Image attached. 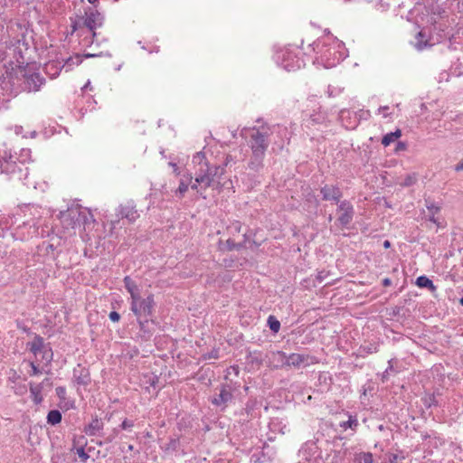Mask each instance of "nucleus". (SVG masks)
Wrapping results in <instances>:
<instances>
[{
  "instance_id": "nucleus-1",
  "label": "nucleus",
  "mask_w": 463,
  "mask_h": 463,
  "mask_svg": "<svg viewBox=\"0 0 463 463\" xmlns=\"http://www.w3.org/2000/svg\"><path fill=\"white\" fill-rule=\"evenodd\" d=\"M269 135L270 129L268 126L241 129V136L246 139L251 150V157L248 163L250 170L258 172L262 168L265 153L269 145Z\"/></svg>"
},
{
  "instance_id": "nucleus-2",
  "label": "nucleus",
  "mask_w": 463,
  "mask_h": 463,
  "mask_svg": "<svg viewBox=\"0 0 463 463\" xmlns=\"http://www.w3.org/2000/svg\"><path fill=\"white\" fill-rule=\"evenodd\" d=\"M154 307L155 300L153 294H148L146 298L139 294L130 299V310L137 317L140 330L145 329L146 324L153 315Z\"/></svg>"
},
{
  "instance_id": "nucleus-3",
  "label": "nucleus",
  "mask_w": 463,
  "mask_h": 463,
  "mask_svg": "<svg viewBox=\"0 0 463 463\" xmlns=\"http://www.w3.org/2000/svg\"><path fill=\"white\" fill-rule=\"evenodd\" d=\"M89 216L90 218L92 217L90 213L79 208L70 209L62 214V222L71 225V228H75L76 225L87 223L89 222Z\"/></svg>"
},
{
  "instance_id": "nucleus-4",
  "label": "nucleus",
  "mask_w": 463,
  "mask_h": 463,
  "mask_svg": "<svg viewBox=\"0 0 463 463\" xmlns=\"http://www.w3.org/2000/svg\"><path fill=\"white\" fill-rule=\"evenodd\" d=\"M103 24V15L94 7H88L85 10L84 25L92 33V36L96 35L95 30Z\"/></svg>"
},
{
  "instance_id": "nucleus-5",
  "label": "nucleus",
  "mask_w": 463,
  "mask_h": 463,
  "mask_svg": "<svg viewBox=\"0 0 463 463\" xmlns=\"http://www.w3.org/2000/svg\"><path fill=\"white\" fill-rule=\"evenodd\" d=\"M232 399L233 395L232 392V387L227 384H222L220 386L219 392L211 399V402L216 407L224 410Z\"/></svg>"
},
{
  "instance_id": "nucleus-6",
  "label": "nucleus",
  "mask_w": 463,
  "mask_h": 463,
  "mask_svg": "<svg viewBox=\"0 0 463 463\" xmlns=\"http://www.w3.org/2000/svg\"><path fill=\"white\" fill-rule=\"evenodd\" d=\"M28 349L34 354L43 353V359L50 362L52 359V353L51 350H46L43 338L35 335L32 342L27 343Z\"/></svg>"
},
{
  "instance_id": "nucleus-7",
  "label": "nucleus",
  "mask_w": 463,
  "mask_h": 463,
  "mask_svg": "<svg viewBox=\"0 0 463 463\" xmlns=\"http://www.w3.org/2000/svg\"><path fill=\"white\" fill-rule=\"evenodd\" d=\"M201 168L209 176V178L212 179V183L214 184L215 188L220 189V180L225 174L224 167L219 165H210L208 162H204Z\"/></svg>"
},
{
  "instance_id": "nucleus-8",
  "label": "nucleus",
  "mask_w": 463,
  "mask_h": 463,
  "mask_svg": "<svg viewBox=\"0 0 463 463\" xmlns=\"http://www.w3.org/2000/svg\"><path fill=\"white\" fill-rule=\"evenodd\" d=\"M337 212L340 213L338 216V222L343 226H347L353 221L354 214V207L351 203L347 200L340 202Z\"/></svg>"
},
{
  "instance_id": "nucleus-9",
  "label": "nucleus",
  "mask_w": 463,
  "mask_h": 463,
  "mask_svg": "<svg viewBox=\"0 0 463 463\" xmlns=\"http://www.w3.org/2000/svg\"><path fill=\"white\" fill-rule=\"evenodd\" d=\"M281 66L287 71H295L303 66V61L292 52L283 53Z\"/></svg>"
},
{
  "instance_id": "nucleus-10",
  "label": "nucleus",
  "mask_w": 463,
  "mask_h": 463,
  "mask_svg": "<svg viewBox=\"0 0 463 463\" xmlns=\"http://www.w3.org/2000/svg\"><path fill=\"white\" fill-rule=\"evenodd\" d=\"M320 194L324 201H334L336 203H340V200L343 196L341 189L333 184H325L320 188Z\"/></svg>"
},
{
  "instance_id": "nucleus-11",
  "label": "nucleus",
  "mask_w": 463,
  "mask_h": 463,
  "mask_svg": "<svg viewBox=\"0 0 463 463\" xmlns=\"http://www.w3.org/2000/svg\"><path fill=\"white\" fill-rule=\"evenodd\" d=\"M31 398L35 404H40L43 401L42 392L45 386H52V383L49 378H45L42 383H35L31 382L29 383Z\"/></svg>"
},
{
  "instance_id": "nucleus-12",
  "label": "nucleus",
  "mask_w": 463,
  "mask_h": 463,
  "mask_svg": "<svg viewBox=\"0 0 463 463\" xmlns=\"http://www.w3.org/2000/svg\"><path fill=\"white\" fill-rule=\"evenodd\" d=\"M118 215L130 222L139 218V213L133 202H127L125 204H121L118 208Z\"/></svg>"
},
{
  "instance_id": "nucleus-13",
  "label": "nucleus",
  "mask_w": 463,
  "mask_h": 463,
  "mask_svg": "<svg viewBox=\"0 0 463 463\" xmlns=\"http://www.w3.org/2000/svg\"><path fill=\"white\" fill-rule=\"evenodd\" d=\"M45 79L38 72L25 76L24 85L28 91H37L44 84Z\"/></svg>"
},
{
  "instance_id": "nucleus-14",
  "label": "nucleus",
  "mask_w": 463,
  "mask_h": 463,
  "mask_svg": "<svg viewBox=\"0 0 463 463\" xmlns=\"http://www.w3.org/2000/svg\"><path fill=\"white\" fill-rule=\"evenodd\" d=\"M318 453V448L316 442L309 440L304 443L299 449V456L305 460L310 461Z\"/></svg>"
},
{
  "instance_id": "nucleus-15",
  "label": "nucleus",
  "mask_w": 463,
  "mask_h": 463,
  "mask_svg": "<svg viewBox=\"0 0 463 463\" xmlns=\"http://www.w3.org/2000/svg\"><path fill=\"white\" fill-rule=\"evenodd\" d=\"M73 378L79 385L86 386L90 382L89 371L80 365H78L76 368H74Z\"/></svg>"
},
{
  "instance_id": "nucleus-16",
  "label": "nucleus",
  "mask_w": 463,
  "mask_h": 463,
  "mask_svg": "<svg viewBox=\"0 0 463 463\" xmlns=\"http://www.w3.org/2000/svg\"><path fill=\"white\" fill-rule=\"evenodd\" d=\"M196 176V183L200 185L201 189H203L205 191L208 187H213L215 188L214 184L212 183V179L209 178V176L203 171V169L200 167L195 172Z\"/></svg>"
},
{
  "instance_id": "nucleus-17",
  "label": "nucleus",
  "mask_w": 463,
  "mask_h": 463,
  "mask_svg": "<svg viewBox=\"0 0 463 463\" xmlns=\"http://www.w3.org/2000/svg\"><path fill=\"white\" fill-rule=\"evenodd\" d=\"M308 355L302 354H291L287 355V366L299 367L303 364H307Z\"/></svg>"
},
{
  "instance_id": "nucleus-18",
  "label": "nucleus",
  "mask_w": 463,
  "mask_h": 463,
  "mask_svg": "<svg viewBox=\"0 0 463 463\" xmlns=\"http://www.w3.org/2000/svg\"><path fill=\"white\" fill-rule=\"evenodd\" d=\"M269 359L276 367L287 366V354L282 351L270 352Z\"/></svg>"
},
{
  "instance_id": "nucleus-19",
  "label": "nucleus",
  "mask_w": 463,
  "mask_h": 463,
  "mask_svg": "<svg viewBox=\"0 0 463 463\" xmlns=\"http://www.w3.org/2000/svg\"><path fill=\"white\" fill-rule=\"evenodd\" d=\"M103 429L101 420L95 418L84 428V432L88 436H96Z\"/></svg>"
},
{
  "instance_id": "nucleus-20",
  "label": "nucleus",
  "mask_w": 463,
  "mask_h": 463,
  "mask_svg": "<svg viewBox=\"0 0 463 463\" xmlns=\"http://www.w3.org/2000/svg\"><path fill=\"white\" fill-rule=\"evenodd\" d=\"M414 47L418 51H422L428 46H430L429 43V38L425 31L420 30L415 36V42L413 43Z\"/></svg>"
},
{
  "instance_id": "nucleus-21",
  "label": "nucleus",
  "mask_w": 463,
  "mask_h": 463,
  "mask_svg": "<svg viewBox=\"0 0 463 463\" xmlns=\"http://www.w3.org/2000/svg\"><path fill=\"white\" fill-rule=\"evenodd\" d=\"M124 284H125L126 289L130 294V299L133 298L134 296L140 294L139 288H137V286L135 284V282L129 277H128V276L125 277Z\"/></svg>"
},
{
  "instance_id": "nucleus-22",
  "label": "nucleus",
  "mask_w": 463,
  "mask_h": 463,
  "mask_svg": "<svg viewBox=\"0 0 463 463\" xmlns=\"http://www.w3.org/2000/svg\"><path fill=\"white\" fill-rule=\"evenodd\" d=\"M402 136V131L400 129L395 130L394 132H390L383 136L382 139V144L384 146H388L391 143L394 142L397 138Z\"/></svg>"
},
{
  "instance_id": "nucleus-23",
  "label": "nucleus",
  "mask_w": 463,
  "mask_h": 463,
  "mask_svg": "<svg viewBox=\"0 0 463 463\" xmlns=\"http://www.w3.org/2000/svg\"><path fill=\"white\" fill-rule=\"evenodd\" d=\"M62 416L60 411L52 410L48 412L47 422L51 425H56L61 421Z\"/></svg>"
},
{
  "instance_id": "nucleus-24",
  "label": "nucleus",
  "mask_w": 463,
  "mask_h": 463,
  "mask_svg": "<svg viewBox=\"0 0 463 463\" xmlns=\"http://www.w3.org/2000/svg\"><path fill=\"white\" fill-rule=\"evenodd\" d=\"M192 176H187L186 178H182L179 184V186L176 190V194L180 197H183L185 192L188 190L190 184L192 183Z\"/></svg>"
},
{
  "instance_id": "nucleus-25",
  "label": "nucleus",
  "mask_w": 463,
  "mask_h": 463,
  "mask_svg": "<svg viewBox=\"0 0 463 463\" xmlns=\"http://www.w3.org/2000/svg\"><path fill=\"white\" fill-rule=\"evenodd\" d=\"M416 285L420 288H427L431 289L432 291L436 289V287L434 286L432 280H430L426 276H420L416 279Z\"/></svg>"
},
{
  "instance_id": "nucleus-26",
  "label": "nucleus",
  "mask_w": 463,
  "mask_h": 463,
  "mask_svg": "<svg viewBox=\"0 0 463 463\" xmlns=\"http://www.w3.org/2000/svg\"><path fill=\"white\" fill-rule=\"evenodd\" d=\"M268 325H269V329L274 333H278L280 329L279 321L273 316L269 317Z\"/></svg>"
},
{
  "instance_id": "nucleus-27",
  "label": "nucleus",
  "mask_w": 463,
  "mask_h": 463,
  "mask_svg": "<svg viewBox=\"0 0 463 463\" xmlns=\"http://www.w3.org/2000/svg\"><path fill=\"white\" fill-rule=\"evenodd\" d=\"M332 55L331 49H326L325 52H323L321 58L323 61L326 62V66L331 67L335 64V61L339 60V58L335 59L334 58L333 61H330V57Z\"/></svg>"
},
{
  "instance_id": "nucleus-28",
  "label": "nucleus",
  "mask_w": 463,
  "mask_h": 463,
  "mask_svg": "<svg viewBox=\"0 0 463 463\" xmlns=\"http://www.w3.org/2000/svg\"><path fill=\"white\" fill-rule=\"evenodd\" d=\"M193 162H194V164L197 165L199 166V168L202 167V165H203V163L207 162V160L205 159L204 153H203V152L196 153L193 157Z\"/></svg>"
},
{
  "instance_id": "nucleus-29",
  "label": "nucleus",
  "mask_w": 463,
  "mask_h": 463,
  "mask_svg": "<svg viewBox=\"0 0 463 463\" xmlns=\"http://www.w3.org/2000/svg\"><path fill=\"white\" fill-rule=\"evenodd\" d=\"M340 426L345 430H346L347 428L354 430L358 426V420L355 418L350 416L349 420L347 421L341 423Z\"/></svg>"
},
{
  "instance_id": "nucleus-30",
  "label": "nucleus",
  "mask_w": 463,
  "mask_h": 463,
  "mask_svg": "<svg viewBox=\"0 0 463 463\" xmlns=\"http://www.w3.org/2000/svg\"><path fill=\"white\" fill-rule=\"evenodd\" d=\"M16 168V164L12 160H5V173L10 174L14 173Z\"/></svg>"
},
{
  "instance_id": "nucleus-31",
  "label": "nucleus",
  "mask_w": 463,
  "mask_h": 463,
  "mask_svg": "<svg viewBox=\"0 0 463 463\" xmlns=\"http://www.w3.org/2000/svg\"><path fill=\"white\" fill-rule=\"evenodd\" d=\"M76 453L83 463H85L90 458L89 454L85 451L82 446L76 449Z\"/></svg>"
},
{
  "instance_id": "nucleus-32",
  "label": "nucleus",
  "mask_w": 463,
  "mask_h": 463,
  "mask_svg": "<svg viewBox=\"0 0 463 463\" xmlns=\"http://www.w3.org/2000/svg\"><path fill=\"white\" fill-rule=\"evenodd\" d=\"M416 181H417V177H416V175L414 174L413 175H407L404 178V180L402 183V184L403 186H411V185L414 184L416 183Z\"/></svg>"
},
{
  "instance_id": "nucleus-33",
  "label": "nucleus",
  "mask_w": 463,
  "mask_h": 463,
  "mask_svg": "<svg viewBox=\"0 0 463 463\" xmlns=\"http://www.w3.org/2000/svg\"><path fill=\"white\" fill-rule=\"evenodd\" d=\"M134 427V421L128 419H125L119 425V428L124 430H131Z\"/></svg>"
},
{
  "instance_id": "nucleus-34",
  "label": "nucleus",
  "mask_w": 463,
  "mask_h": 463,
  "mask_svg": "<svg viewBox=\"0 0 463 463\" xmlns=\"http://www.w3.org/2000/svg\"><path fill=\"white\" fill-rule=\"evenodd\" d=\"M426 207L430 211V213H439L440 210V207L436 205L433 202L426 201Z\"/></svg>"
},
{
  "instance_id": "nucleus-35",
  "label": "nucleus",
  "mask_w": 463,
  "mask_h": 463,
  "mask_svg": "<svg viewBox=\"0 0 463 463\" xmlns=\"http://www.w3.org/2000/svg\"><path fill=\"white\" fill-rule=\"evenodd\" d=\"M373 454L370 452L363 453L361 455V461L360 463H373Z\"/></svg>"
},
{
  "instance_id": "nucleus-36",
  "label": "nucleus",
  "mask_w": 463,
  "mask_h": 463,
  "mask_svg": "<svg viewBox=\"0 0 463 463\" xmlns=\"http://www.w3.org/2000/svg\"><path fill=\"white\" fill-rule=\"evenodd\" d=\"M119 430L118 428H115L112 430V432L109 436L107 437L106 442L110 443L114 440V439L118 435Z\"/></svg>"
},
{
  "instance_id": "nucleus-37",
  "label": "nucleus",
  "mask_w": 463,
  "mask_h": 463,
  "mask_svg": "<svg viewBox=\"0 0 463 463\" xmlns=\"http://www.w3.org/2000/svg\"><path fill=\"white\" fill-rule=\"evenodd\" d=\"M340 92H341V89H339V88H335V87H332V86L328 87L327 93H328L329 97H335V96L338 95Z\"/></svg>"
},
{
  "instance_id": "nucleus-38",
  "label": "nucleus",
  "mask_w": 463,
  "mask_h": 463,
  "mask_svg": "<svg viewBox=\"0 0 463 463\" xmlns=\"http://www.w3.org/2000/svg\"><path fill=\"white\" fill-rule=\"evenodd\" d=\"M235 163V159L231 155H227L225 156V159H224V162L223 164L221 165V166H223L224 168L232 164H234Z\"/></svg>"
},
{
  "instance_id": "nucleus-39",
  "label": "nucleus",
  "mask_w": 463,
  "mask_h": 463,
  "mask_svg": "<svg viewBox=\"0 0 463 463\" xmlns=\"http://www.w3.org/2000/svg\"><path fill=\"white\" fill-rule=\"evenodd\" d=\"M30 366H31V371H30L29 374L31 376L38 375L41 373L40 369L35 365V364L33 362L30 363Z\"/></svg>"
},
{
  "instance_id": "nucleus-40",
  "label": "nucleus",
  "mask_w": 463,
  "mask_h": 463,
  "mask_svg": "<svg viewBox=\"0 0 463 463\" xmlns=\"http://www.w3.org/2000/svg\"><path fill=\"white\" fill-rule=\"evenodd\" d=\"M27 392V388L24 384L17 385L14 387V392L18 395H23Z\"/></svg>"
},
{
  "instance_id": "nucleus-41",
  "label": "nucleus",
  "mask_w": 463,
  "mask_h": 463,
  "mask_svg": "<svg viewBox=\"0 0 463 463\" xmlns=\"http://www.w3.org/2000/svg\"><path fill=\"white\" fill-rule=\"evenodd\" d=\"M56 394L59 398L61 399H64L65 398V395H66V389L65 387H62V386H59L56 388Z\"/></svg>"
},
{
  "instance_id": "nucleus-42",
  "label": "nucleus",
  "mask_w": 463,
  "mask_h": 463,
  "mask_svg": "<svg viewBox=\"0 0 463 463\" xmlns=\"http://www.w3.org/2000/svg\"><path fill=\"white\" fill-rule=\"evenodd\" d=\"M109 317L113 322H118L120 319V315L116 311H111Z\"/></svg>"
},
{
  "instance_id": "nucleus-43",
  "label": "nucleus",
  "mask_w": 463,
  "mask_h": 463,
  "mask_svg": "<svg viewBox=\"0 0 463 463\" xmlns=\"http://www.w3.org/2000/svg\"><path fill=\"white\" fill-rule=\"evenodd\" d=\"M190 184H191V188L193 190H196L197 193H200L201 194H203V192H204L203 189L200 188V185L198 184V183H196V177L194 178V182L191 183Z\"/></svg>"
},
{
  "instance_id": "nucleus-44",
  "label": "nucleus",
  "mask_w": 463,
  "mask_h": 463,
  "mask_svg": "<svg viewBox=\"0 0 463 463\" xmlns=\"http://www.w3.org/2000/svg\"><path fill=\"white\" fill-rule=\"evenodd\" d=\"M310 119L314 123H321L324 120V117L321 115H311Z\"/></svg>"
},
{
  "instance_id": "nucleus-45",
  "label": "nucleus",
  "mask_w": 463,
  "mask_h": 463,
  "mask_svg": "<svg viewBox=\"0 0 463 463\" xmlns=\"http://www.w3.org/2000/svg\"><path fill=\"white\" fill-rule=\"evenodd\" d=\"M436 213H432L430 214V216L429 220H430V222H432L433 223H436L437 225H439V221H438V219L435 217V214H436Z\"/></svg>"
},
{
  "instance_id": "nucleus-46",
  "label": "nucleus",
  "mask_w": 463,
  "mask_h": 463,
  "mask_svg": "<svg viewBox=\"0 0 463 463\" xmlns=\"http://www.w3.org/2000/svg\"><path fill=\"white\" fill-rule=\"evenodd\" d=\"M397 459H398V456L396 454H392L389 457V462L390 463H396Z\"/></svg>"
},
{
  "instance_id": "nucleus-47",
  "label": "nucleus",
  "mask_w": 463,
  "mask_h": 463,
  "mask_svg": "<svg viewBox=\"0 0 463 463\" xmlns=\"http://www.w3.org/2000/svg\"><path fill=\"white\" fill-rule=\"evenodd\" d=\"M392 284V280L389 278H385L383 279V285L384 287H389Z\"/></svg>"
},
{
  "instance_id": "nucleus-48",
  "label": "nucleus",
  "mask_w": 463,
  "mask_h": 463,
  "mask_svg": "<svg viewBox=\"0 0 463 463\" xmlns=\"http://www.w3.org/2000/svg\"><path fill=\"white\" fill-rule=\"evenodd\" d=\"M391 371H392V361H389V366L383 373V377H385Z\"/></svg>"
},
{
  "instance_id": "nucleus-49",
  "label": "nucleus",
  "mask_w": 463,
  "mask_h": 463,
  "mask_svg": "<svg viewBox=\"0 0 463 463\" xmlns=\"http://www.w3.org/2000/svg\"><path fill=\"white\" fill-rule=\"evenodd\" d=\"M455 170L457 172H459V171H462L463 170V161L459 162L458 165H456L455 166Z\"/></svg>"
},
{
  "instance_id": "nucleus-50",
  "label": "nucleus",
  "mask_w": 463,
  "mask_h": 463,
  "mask_svg": "<svg viewBox=\"0 0 463 463\" xmlns=\"http://www.w3.org/2000/svg\"><path fill=\"white\" fill-rule=\"evenodd\" d=\"M388 109H389V107H387V106L381 107V108L379 109V110H380V111H382V112L383 113V116H384V117H387V116H388V114L386 113V111H387Z\"/></svg>"
},
{
  "instance_id": "nucleus-51",
  "label": "nucleus",
  "mask_w": 463,
  "mask_h": 463,
  "mask_svg": "<svg viewBox=\"0 0 463 463\" xmlns=\"http://www.w3.org/2000/svg\"><path fill=\"white\" fill-rule=\"evenodd\" d=\"M5 172V160H0V174Z\"/></svg>"
},
{
  "instance_id": "nucleus-52",
  "label": "nucleus",
  "mask_w": 463,
  "mask_h": 463,
  "mask_svg": "<svg viewBox=\"0 0 463 463\" xmlns=\"http://www.w3.org/2000/svg\"><path fill=\"white\" fill-rule=\"evenodd\" d=\"M227 243L229 245V249L230 250H232L234 248V243L232 242L230 240L227 241Z\"/></svg>"
},
{
  "instance_id": "nucleus-53",
  "label": "nucleus",
  "mask_w": 463,
  "mask_h": 463,
  "mask_svg": "<svg viewBox=\"0 0 463 463\" xmlns=\"http://www.w3.org/2000/svg\"><path fill=\"white\" fill-rule=\"evenodd\" d=\"M404 148H405V145L403 143L400 142L398 144L397 149H404Z\"/></svg>"
},
{
  "instance_id": "nucleus-54",
  "label": "nucleus",
  "mask_w": 463,
  "mask_h": 463,
  "mask_svg": "<svg viewBox=\"0 0 463 463\" xmlns=\"http://www.w3.org/2000/svg\"><path fill=\"white\" fill-rule=\"evenodd\" d=\"M53 67V64H47L46 65V71L49 72V70Z\"/></svg>"
},
{
  "instance_id": "nucleus-55",
  "label": "nucleus",
  "mask_w": 463,
  "mask_h": 463,
  "mask_svg": "<svg viewBox=\"0 0 463 463\" xmlns=\"http://www.w3.org/2000/svg\"><path fill=\"white\" fill-rule=\"evenodd\" d=\"M383 246H384V248H389L390 247V242L388 241H385L384 243H383Z\"/></svg>"
},
{
  "instance_id": "nucleus-56",
  "label": "nucleus",
  "mask_w": 463,
  "mask_h": 463,
  "mask_svg": "<svg viewBox=\"0 0 463 463\" xmlns=\"http://www.w3.org/2000/svg\"><path fill=\"white\" fill-rule=\"evenodd\" d=\"M88 2L91 5H95L98 2V0H88Z\"/></svg>"
},
{
  "instance_id": "nucleus-57",
  "label": "nucleus",
  "mask_w": 463,
  "mask_h": 463,
  "mask_svg": "<svg viewBox=\"0 0 463 463\" xmlns=\"http://www.w3.org/2000/svg\"><path fill=\"white\" fill-rule=\"evenodd\" d=\"M128 449L129 451L134 450V446H133V445H131V444H130V445H128Z\"/></svg>"
},
{
  "instance_id": "nucleus-58",
  "label": "nucleus",
  "mask_w": 463,
  "mask_h": 463,
  "mask_svg": "<svg viewBox=\"0 0 463 463\" xmlns=\"http://www.w3.org/2000/svg\"><path fill=\"white\" fill-rule=\"evenodd\" d=\"M459 303L463 306V297L459 299Z\"/></svg>"
},
{
  "instance_id": "nucleus-59",
  "label": "nucleus",
  "mask_w": 463,
  "mask_h": 463,
  "mask_svg": "<svg viewBox=\"0 0 463 463\" xmlns=\"http://www.w3.org/2000/svg\"><path fill=\"white\" fill-rule=\"evenodd\" d=\"M430 402H432V401H434V397H430Z\"/></svg>"
}]
</instances>
